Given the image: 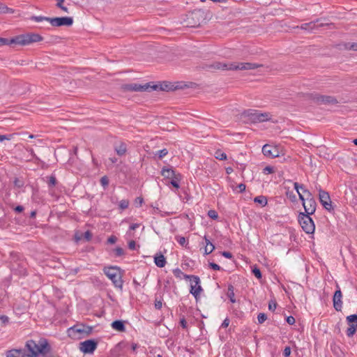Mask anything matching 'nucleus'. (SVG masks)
Wrapping results in <instances>:
<instances>
[{
  "label": "nucleus",
  "instance_id": "b1692460",
  "mask_svg": "<svg viewBox=\"0 0 357 357\" xmlns=\"http://www.w3.org/2000/svg\"><path fill=\"white\" fill-rule=\"evenodd\" d=\"M113 329L119 332H124L126 331V327L124 325V322L121 320H116L113 321L111 324Z\"/></svg>",
  "mask_w": 357,
  "mask_h": 357
},
{
  "label": "nucleus",
  "instance_id": "09e8293b",
  "mask_svg": "<svg viewBox=\"0 0 357 357\" xmlns=\"http://www.w3.org/2000/svg\"><path fill=\"white\" fill-rule=\"evenodd\" d=\"M208 265L211 268H212L215 271H220L221 268L219 265H218L217 264L213 263V262H210Z\"/></svg>",
  "mask_w": 357,
  "mask_h": 357
},
{
  "label": "nucleus",
  "instance_id": "1a4fd4ad",
  "mask_svg": "<svg viewBox=\"0 0 357 357\" xmlns=\"http://www.w3.org/2000/svg\"><path fill=\"white\" fill-rule=\"evenodd\" d=\"M303 193L305 194L306 200L303 203L305 209V213L312 215L316 211L317 203L312 193L308 190H303Z\"/></svg>",
  "mask_w": 357,
  "mask_h": 357
},
{
  "label": "nucleus",
  "instance_id": "13d9d810",
  "mask_svg": "<svg viewBox=\"0 0 357 357\" xmlns=\"http://www.w3.org/2000/svg\"><path fill=\"white\" fill-rule=\"evenodd\" d=\"M11 135H0V142H3V140H10L11 139Z\"/></svg>",
  "mask_w": 357,
  "mask_h": 357
},
{
  "label": "nucleus",
  "instance_id": "bb28decb",
  "mask_svg": "<svg viewBox=\"0 0 357 357\" xmlns=\"http://www.w3.org/2000/svg\"><path fill=\"white\" fill-rule=\"evenodd\" d=\"M227 296L231 303H234L236 302V299L234 298V287L233 285L229 284L228 286Z\"/></svg>",
  "mask_w": 357,
  "mask_h": 357
},
{
  "label": "nucleus",
  "instance_id": "3c124183",
  "mask_svg": "<svg viewBox=\"0 0 357 357\" xmlns=\"http://www.w3.org/2000/svg\"><path fill=\"white\" fill-rule=\"evenodd\" d=\"M291 354V348L290 347H286L283 351V356L284 357H289Z\"/></svg>",
  "mask_w": 357,
  "mask_h": 357
},
{
  "label": "nucleus",
  "instance_id": "4468645a",
  "mask_svg": "<svg viewBox=\"0 0 357 357\" xmlns=\"http://www.w3.org/2000/svg\"><path fill=\"white\" fill-rule=\"evenodd\" d=\"M319 199L321 204L327 211H331L333 209L328 192L323 190L320 186L319 188Z\"/></svg>",
  "mask_w": 357,
  "mask_h": 357
},
{
  "label": "nucleus",
  "instance_id": "423d86ee",
  "mask_svg": "<svg viewBox=\"0 0 357 357\" xmlns=\"http://www.w3.org/2000/svg\"><path fill=\"white\" fill-rule=\"evenodd\" d=\"M123 89L128 91H152L158 89V85H151V83L144 84L132 83L123 85Z\"/></svg>",
  "mask_w": 357,
  "mask_h": 357
},
{
  "label": "nucleus",
  "instance_id": "2f4dec72",
  "mask_svg": "<svg viewBox=\"0 0 357 357\" xmlns=\"http://www.w3.org/2000/svg\"><path fill=\"white\" fill-rule=\"evenodd\" d=\"M50 18L48 17H43V16H32L31 17V20L37 22H43V21H47L50 22Z\"/></svg>",
  "mask_w": 357,
  "mask_h": 357
},
{
  "label": "nucleus",
  "instance_id": "37998d69",
  "mask_svg": "<svg viewBox=\"0 0 357 357\" xmlns=\"http://www.w3.org/2000/svg\"><path fill=\"white\" fill-rule=\"evenodd\" d=\"M154 305H155V309L160 310L162 307V302L161 299L158 300V298L156 297L155 300Z\"/></svg>",
  "mask_w": 357,
  "mask_h": 357
},
{
  "label": "nucleus",
  "instance_id": "f8f14e48",
  "mask_svg": "<svg viewBox=\"0 0 357 357\" xmlns=\"http://www.w3.org/2000/svg\"><path fill=\"white\" fill-rule=\"evenodd\" d=\"M348 328L346 334L348 337H352L357 331V314H351L346 318Z\"/></svg>",
  "mask_w": 357,
  "mask_h": 357
},
{
  "label": "nucleus",
  "instance_id": "603ef678",
  "mask_svg": "<svg viewBox=\"0 0 357 357\" xmlns=\"http://www.w3.org/2000/svg\"><path fill=\"white\" fill-rule=\"evenodd\" d=\"M0 321H1V323L3 324H6L7 323H8V321H9V318L6 316V315H1L0 316Z\"/></svg>",
  "mask_w": 357,
  "mask_h": 357
},
{
  "label": "nucleus",
  "instance_id": "5fc2aeb1",
  "mask_svg": "<svg viewBox=\"0 0 357 357\" xmlns=\"http://www.w3.org/2000/svg\"><path fill=\"white\" fill-rule=\"evenodd\" d=\"M286 320L289 325H293L295 323V318L292 316L287 317Z\"/></svg>",
  "mask_w": 357,
  "mask_h": 357
},
{
  "label": "nucleus",
  "instance_id": "6ab92c4d",
  "mask_svg": "<svg viewBox=\"0 0 357 357\" xmlns=\"http://www.w3.org/2000/svg\"><path fill=\"white\" fill-rule=\"evenodd\" d=\"M319 21V20L317 19L316 20V22H310L308 23L303 24L301 26V28L304 30H312V29H315L316 27H322L324 26H334L333 23H325V24L321 23L320 24L316 26L315 23Z\"/></svg>",
  "mask_w": 357,
  "mask_h": 357
},
{
  "label": "nucleus",
  "instance_id": "49530a36",
  "mask_svg": "<svg viewBox=\"0 0 357 357\" xmlns=\"http://www.w3.org/2000/svg\"><path fill=\"white\" fill-rule=\"evenodd\" d=\"M92 331H93L92 327L84 325V336L90 335Z\"/></svg>",
  "mask_w": 357,
  "mask_h": 357
},
{
  "label": "nucleus",
  "instance_id": "79ce46f5",
  "mask_svg": "<svg viewBox=\"0 0 357 357\" xmlns=\"http://www.w3.org/2000/svg\"><path fill=\"white\" fill-rule=\"evenodd\" d=\"M64 0H58L56 6L60 8L64 12L68 13V8L66 6H63V3Z\"/></svg>",
  "mask_w": 357,
  "mask_h": 357
},
{
  "label": "nucleus",
  "instance_id": "ddd939ff",
  "mask_svg": "<svg viewBox=\"0 0 357 357\" xmlns=\"http://www.w3.org/2000/svg\"><path fill=\"white\" fill-rule=\"evenodd\" d=\"M98 342L94 340H87L79 343V349L84 354H93L96 349Z\"/></svg>",
  "mask_w": 357,
  "mask_h": 357
},
{
  "label": "nucleus",
  "instance_id": "7ed1b4c3",
  "mask_svg": "<svg viewBox=\"0 0 357 357\" xmlns=\"http://www.w3.org/2000/svg\"><path fill=\"white\" fill-rule=\"evenodd\" d=\"M261 65L254 63H222V62H214L213 64L208 66L210 69L214 70H252L256 69Z\"/></svg>",
  "mask_w": 357,
  "mask_h": 357
},
{
  "label": "nucleus",
  "instance_id": "6e6552de",
  "mask_svg": "<svg viewBox=\"0 0 357 357\" xmlns=\"http://www.w3.org/2000/svg\"><path fill=\"white\" fill-rule=\"evenodd\" d=\"M184 278L189 279L190 280V292L192 294L196 300L199 296L200 293L202 291V288L200 286V279L197 275H184Z\"/></svg>",
  "mask_w": 357,
  "mask_h": 357
},
{
  "label": "nucleus",
  "instance_id": "412c9836",
  "mask_svg": "<svg viewBox=\"0 0 357 357\" xmlns=\"http://www.w3.org/2000/svg\"><path fill=\"white\" fill-rule=\"evenodd\" d=\"M114 150L118 155H124L127 151L126 144L123 142H119V144H116L114 146Z\"/></svg>",
  "mask_w": 357,
  "mask_h": 357
},
{
  "label": "nucleus",
  "instance_id": "f03ea898",
  "mask_svg": "<svg viewBox=\"0 0 357 357\" xmlns=\"http://www.w3.org/2000/svg\"><path fill=\"white\" fill-rule=\"evenodd\" d=\"M25 347L26 357H36L39 354L45 355L50 351V346L46 340H40L39 344L33 340H28Z\"/></svg>",
  "mask_w": 357,
  "mask_h": 357
},
{
  "label": "nucleus",
  "instance_id": "5701e85b",
  "mask_svg": "<svg viewBox=\"0 0 357 357\" xmlns=\"http://www.w3.org/2000/svg\"><path fill=\"white\" fill-rule=\"evenodd\" d=\"M178 173H176L172 168H169L167 167H164L161 170V175L163 176L165 178H172L175 175H176Z\"/></svg>",
  "mask_w": 357,
  "mask_h": 357
},
{
  "label": "nucleus",
  "instance_id": "f3484780",
  "mask_svg": "<svg viewBox=\"0 0 357 357\" xmlns=\"http://www.w3.org/2000/svg\"><path fill=\"white\" fill-rule=\"evenodd\" d=\"M337 290L335 291L333 298V307L335 309L336 311H341L342 308V291L340 290V288L338 284L336 285Z\"/></svg>",
  "mask_w": 357,
  "mask_h": 357
},
{
  "label": "nucleus",
  "instance_id": "39448f33",
  "mask_svg": "<svg viewBox=\"0 0 357 357\" xmlns=\"http://www.w3.org/2000/svg\"><path fill=\"white\" fill-rule=\"evenodd\" d=\"M298 222L305 233L309 234L314 233L315 225L310 215L301 213L298 215Z\"/></svg>",
  "mask_w": 357,
  "mask_h": 357
},
{
  "label": "nucleus",
  "instance_id": "a211bd4d",
  "mask_svg": "<svg viewBox=\"0 0 357 357\" xmlns=\"http://www.w3.org/2000/svg\"><path fill=\"white\" fill-rule=\"evenodd\" d=\"M262 153L266 157L276 158L279 156L278 149L269 144H265L262 147Z\"/></svg>",
  "mask_w": 357,
  "mask_h": 357
},
{
  "label": "nucleus",
  "instance_id": "052dcab7",
  "mask_svg": "<svg viewBox=\"0 0 357 357\" xmlns=\"http://www.w3.org/2000/svg\"><path fill=\"white\" fill-rule=\"evenodd\" d=\"M180 325L183 328H187V322L185 319V318H182L180 321Z\"/></svg>",
  "mask_w": 357,
  "mask_h": 357
},
{
  "label": "nucleus",
  "instance_id": "0e129e2a",
  "mask_svg": "<svg viewBox=\"0 0 357 357\" xmlns=\"http://www.w3.org/2000/svg\"><path fill=\"white\" fill-rule=\"evenodd\" d=\"M238 188L239 190V192H242L243 191L245 190V185L243 184V183H240L238 185Z\"/></svg>",
  "mask_w": 357,
  "mask_h": 357
},
{
  "label": "nucleus",
  "instance_id": "c03bdc74",
  "mask_svg": "<svg viewBox=\"0 0 357 357\" xmlns=\"http://www.w3.org/2000/svg\"><path fill=\"white\" fill-rule=\"evenodd\" d=\"M100 181L101 185L104 188L107 187L108 185V184H109V179H108V178L106 176H102L100 178Z\"/></svg>",
  "mask_w": 357,
  "mask_h": 357
},
{
  "label": "nucleus",
  "instance_id": "f257e3e1",
  "mask_svg": "<svg viewBox=\"0 0 357 357\" xmlns=\"http://www.w3.org/2000/svg\"><path fill=\"white\" fill-rule=\"evenodd\" d=\"M43 40V37L33 33L22 34L12 38L11 39L4 38L0 37V47L3 45H28L33 43L40 42Z\"/></svg>",
  "mask_w": 357,
  "mask_h": 357
},
{
  "label": "nucleus",
  "instance_id": "bf43d9fd",
  "mask_svg": "<svg viewBox=\"0 0 357 357\" xmlns=\"http://www.w3.org/2000/svg\"><path fill=\"white\" fill-rule=\"evenodd\" d=\"M222 255L228 259H231L233 257L231 252L227 251L222 252Z\"/></svg>",
  "mask_w": 357,
  "mask_h": 357
},
{
  "label": "nucleus",
  "instance_id": "f704fd0d",
  "mask_svg": "<svg viewBox=\"0 0 357 357\" xmlns=\"http://www.w3.org/2000/svg\"><path fill=\"white\" fill-rule=\"evenodd\" d=\"M167 153H168L167 149H161V150L158 151L155 153V155H158L159 159H162L163 157L167 155Z\"/></svg>",
  "mask_w": 357,
  "mask_h": 357
},
{
  "label": "nucleus",
  "instance_id": "864d4df0",
  "mask_svg": "<svg viewBox=\"0 0 357 357\" xmlns=\"http://www.w3.org/2000/svg\"><path fill=\"white\" fill-rule=\"evenodd\" d=\"M117 238L115 236H111L107 239V243L109 244H114L116 242Z\"/></svg>",
  "mask_w": 357,
  "mask_h": 357
},
{
  "label": "nucleus",
  "instance_id": "338daca9",
  "mask_svg": "<svg viewBox=\"0 0 357 357\" xmlns=\"http://www.w3.org/2000/svg\"><path fill=\"white\" fill-rule=\"evenodd\" d=\"M24 210V207L22 206H17L15 208V211L17 213H21Z\"/></svg>",
  "mask_w": 357,
  "mask_h": 357
},
{
  "label": "nucleus",
  "instance_id": "393cba45",
  "mask_svg": "<svg viewBox=\"0 0 357 357\" xmlns=\"http://www.w3.org/2000/svg\"><path fill=\"white\" fill-rule=\"evenodd\" d=\"M204 240H205V243H206V246H205V249H204V253L206 255H209L210 253H211L214 250L215 246L210 241V240L207 238L206 236H204Z\"/></svg>",
  "mask_w": 357,
  "mask_h": 357
},
{
  "label": "nucleus",
  "instance_id": "58836bf2",
  "mask_svg": "<svg viewBox=\"0 0 357 357\" xmlns=\"http://www.w3.org/2000/svg\"><path fill=\"white\" fill-rule=\"evenodd\" d=\"M47 183H48V185L50 187L54 186L56 184V177L54 176H50L48 178Z\"/></svg>",
  "mask_w": 357,
  "mask_h": 357
},
{
  "label": "nucleus",
  "instance_id": "c85d7f7f",
  "mask_svg": "<svg viewBox=\"0 0 357 357\" xmlns=\"http://www.w3.org/2000/svg\"><path fill=\"white\" fill-rule=\"evenodd\" d=\"M157 85L158 86V89L156 91L160 90V91H169L172 89V85L169 82H164L161 83L160 84H157Z\"/></svg>",
  "mask_w": 357,
  "mask_h": 357
},
{
  "label": "nucleus",
  "instance_id": "9b49d317",
  "mask_svg": "<svg viewBox=\"0 0 357 357\" xmlns=\"http://www.w3.org/2000/svg\"><path fill=\"white\" fill-rule=\"evenodd\" d=\"M310 98L314 100V102L318 104L334 105L337 103V100H336V98L331 96H324L318 93H312L310 94Z\"/></svg>",
  "mask_w": 357,
  "mask_h": 357
},
{
  "label": "nucleus",
  "instance_id": "e433bc0d",
  "mask_svg": "<svg viewBox=\"0 0 357 357\" xmlns=\"http://www.w3.org/2000/svg\"><path fill=\"white\" fill-rule=\"evenodd\" d=\"M345 47L347 50H351L354 51H357V43H348L345 45Z\"/></svg>",
  "mask_w": 357,
  "mask_h": 357
},
{
  "label": "nucleus",
  "instance_id": "a19ab883",
  "mask_svg": "<svg viewBox=\"0 0 357 357\" xmlns=\"http://www.w3.org/2000/svg\"><path fill=\"white\" fill-rule=\"evenodd\" d=\"M116 257H121L124 255V250L121 248H116L114 250Z\"/></svg>",
  "mask_w": 357,
  "mask_h": 357
},
{
  "label": "nucleus",
  "instance_id": "ea45409f",
  "mask_svg": "<svg viewBox=\"0 0 357 357\" xmlns=\"http://www.w3.org/2000/svg\"><path fill=\"white\" fill-rule=\"evenodd\" d=\"M208 215L213 220H216L218 218V214L215 210H209Z\"/></svg>",
  "mask_w": 357,
  "mask_h": 357
},
{
  "label": "nucleus",
  "instance_id": "680f3d73",
  "mask_svg": "<svg viewBox=\"0 0 357 357\" xmlns=\"http://www.w3.org/2000/svg\"><path fill=\"white\" fill-rule=\"evenodd\" d=\"M229 319L228 318H226V319L223 321V322H222V324L221 326H222V328H227V327L229 326Z\"/></svg>",
  "mask_w": 357,
  "mask_h": 357
},
{
  "label": "nucleus",
  "instance_id": "0eeeda50",
  "mask_svg": "<svg viewBox=\"0 0 357 357\" xmlns=\"http://www.w3.org/2000/svg\"><path fill=\"white\" fill-rule=\"evenodd\" d=\"M243 114L249 117L250 120L253 123L264 122L271 119V114L269 113H261L256 110L248 109L245 111Z\"/></svg>",
  "mask_w": 357,
  "mask_h": 357
},
{
  "label": "nucleus",
  "instance_id": "aec40b11",
  "mask_svg": "<svg viewBox=\"0 0 357 357\" xmlns=\"http://www.w3.org/2000/svg\"><path fill=\"white\" fill-rule=\"evenodd\" d=\"M6 357H26L25 349H12L7 352Z\"/></svg>",
  "mask_w": 357,
  "mask_h": 357
},
{
  "label": "nucleus",
  "instance_id": "7c9ffc66",
  "mask_svg": "<svg viewBox=\"0 0 357 357\" xmlns=\"http://www.w3.org/2000/svg\"><path fill=\"white\" fill-rule=\"evenodd\" d=\"M215 157L216 159L220 160H227V155L224 152L220 150H218L215 153Z\"/></svg>",
  "mask_w": 357,
  "mask_h": 357
},
{
  "label": "nucleus",
  "instance_id": "4be33fe9",
  "mask_svg": "<svg viewBox=\"0 0 357 357\" xmlns=\"http://www.w3.org/2000/svg\"><path fill=\"white\" fill-rule=\"evenodd\" d=\"M154 262L159 268H163L166 265V259L161 253L157 254L154 257Z\"/></svg>",
  "mask_w": 357,
  "mask_h": 357
},
{
  "label": "nucleus",
  "instance_id": "6e6d98bb",
  "mask_svg": "<svg viewBox=\"0 0 357 357\" xmlns=\"http://www.w3.org/2000/svg\"><path fill=\"white\" fill-rule=\"evenodd\" d=\"M29 153L30 154L33 156V158L37 160V161H40V159L35 154L33 150L32 149H26Z\"/></svg>",
  "mask_w": 357,
  "mask_h": 357
},
{
  "label": "nucleus",
  "instance_id": "e2e57ef3",
  "mask_svg": "<svg viewBox=\"0 0 357 357\" xmlns=\"http://www.w3.org/2000/svg\"><path fill=\"white\" fill-rule=\"evenodd\" d=\"M14 183H15V185L16 186H17L18 188H20L23 185V183L21 181H20L18 178H15Z\"/></svg>",
  "mask_w": 357,
  "mask_h": 357
},
{
  "label": "nucleus",
  "instance_id": "774afa93",
  "mask_svg": "<svg viewBox=\"0 0 357 357\" xmlns=\"http://www.w3.org/2000/svg\"><path fill=\"white\" fill-rule=\"evenodd\" d=\"M139 227V224H137V223L132 224V225L130 226V230H135V229H136L137 228H138Z\"/></svg>",
  "mask_w": 357,
  "mask_h": 357
},
{
  "label": "nucleus",
  "instance_id": "20e7f679",
  "mask_svg": "<svg viewBox=\"0 0 357 357\" xmlns=\"http://www.w3.org/2000/svg\"><path fill=\"white\" fill-rule=\"evenodd\" d=\"M104 273L109 278L115 287L122 289L123 288V280L121 270L116 266H112L105 268L103 269Z\"/></svg>",
  "mask_w": 357,
  "mask_h": 357
},
{
  "label": "nucleus",
  "instance_id": "2eb2a0df",
  "mask_svg": "<svg viewBox=\"0 0 357 357\" xmlns=\"http://www.w3.org/2000/svg\"><path fill=\"white\" fill-rule=\"evenodd\" d=\"M50 23L53 26H70L73 24V19L71 17H51Z\"/></svg>",
  "mask_w": 357,
  "mask_h": 357
},
{
  "label": "nucleus",
  "instance_id": "a878e982",
  "mask_svg": "<svg viewBox=\"0 0 357 357\" xmlns=\"http://www.w3.org/2000/svg\"><path fill=\"white\" fill-rule=\"evenodd\" d=\"M294 189L296 190L297 193L298 194V197H299L300 200H301V201H302V202L303 203V202H304V201H305V200H306V197H304V195H302V194L300 192V191H299V190H300V189H301V190H305V189L304 188L303 185H301V184H299L298 183L295 182V183H294Z\"/></svg>",
  "mask_w": 357,
  "mask_h": 357
},
{
  "label": "nucleus",
  "instance_id": "c9c22d12",
  "mask_svg": "<svg viewBox=\"0 0 357 357\" xmlns=\"http://www.w3.org/2000/svg\"><path fill=\"white\" fill-rule=\"evenodd\" d=\"M177 242L182 246H186L188 245V241L185 237L183 236H177L176 238Z\"/></svg>",
  "mask_w": 357,
  "mask_h": 357
},
{
  "label": "nucleus",
  "instance_id": "c756f323",
  "mask_svg": "<svg viewBox=\"0 0 357 357\" xmlns=\"http://www.w3.org/2000/svg\"><path fill=\"white\" fill-rule=\"evenodd\" d=\"M254 202L255 203L259 204L262 206H266L267 204V199H266V197H264V196H262V195L257 196V197H255Z\"/></svg>",
  "mask_w": 357,
  "mask_h": 357
},
{
  "label": "nucleus",
  "instance_id": "8fccbe9b",
  "mask_svg": "<svg viewBox=\"0 0 357 357\" xmlns=\"http://www.w3.org/2000/svg\"><path fill=\"white\" fill-rule=\"evenodd\" d=\"M173 273L176 278H181V275L184 276L185 275L179 268L174 269Z\"/></svg>",
  "mask_w": 357,
  "mask_h": 357
},
{
  "label": "nucleus",
  "instance_id": "473e14b6",
  "mask_svg": "<svg viewBox=\"0 0 357 357\" xmlns=\"http://www.w3.org/2000/svg\"><path fill=\"white\" fill-rule=\"evenodd\" d=\"M129 206V201L127 199H122L120 201L119 206L121 210L126 209Z\"/></svg>",
  "mask_w": 357,
  "mask_h": 357
},
{
  "label": "nucleus",
  "instance_id": "69168bd1",
  "mask_svg": "<svg viewBox=\"0 0 357 357\" xmlns=\"http://www.w3.org/2000/svg\"><path fill=\"white\" fill-rule=\"evenodd\" d=\"M276 305H277L276 303H270L268 305V308L270 310L274 311L276 308Z\"/></svg>",
  "mask_w": 357,
  "mask_h": 357
},
{
  "label": "nucleus",
  "instance_id": "9d476101",
  "mask_svg": "<svg viewBox=\"0 0 357 357\" xmlns=\"http://www.w3.org/2000/svg\"><path fill=\"white\" fill-rule=\"evenodd\" d=\"M204 20V12L200 10H194L188 17V26L192 27L199 26Z\"/></svg>",
  "mask_w": 357,
  "mask_h": 357
},
{
  "label": "nucleus",
  "instance_id": "a18cd8bd",
  "mask_svg": "<svg viewBox=\"0 0 357 357\" xmlns=\"http://www.w3.org/2000/svg\"><path fill=\"white\" fill-rule=\"evenodd\" d=\"M83 238L86 241H89L92 238V234L90 231H86L83 234Z\"/></svg>",
  "mask_w": 357,
  "mask_h": 357
},
{
  "label": "nucleus",
  "instance_id": "de8ad7c7",
  "mask_svg": "<svg viewBox=\"0 0 357 357\" xmlns=\"http://www.w3.org/2000/svg\"><path fill=\"white\" fill-rule=\"evenodd\" d=\"M263 172L265 174H272L274 172V169L273 167H271V166H266L264 170H263Z\"/></svg>",
  "mask_w": 357,
  "mask_h": 357
},
{
  "label": "nucleus",
  "instance_id": "72a5a7b5",
  "mask_svg": "<svg viewBox=\"0 0 357 357\" xmlns=\"http://www.w3.org/2000/svg\"><path fill=\"white\" fill-rule=\"evenodd\" d=\"M252 272L257 278H258V279L261 278V277H262L261 273L260 270L256 266L253 267V268L252 269Z\"/></svg>",
  "mask_w": 357,
  "mask_h": 357
},
{
  "label": "nucleus",
  "instance_id": "dca6fc26",
  "mask_svg": "<svg viewBox=\"0 0 357 357\" xmlns=\"http://www.w3.org/2000/svg\"><path fill=\"white\" fill-rule=\"evenodd\" d=\"M84 325H75L68 330V336L74 339H80L84 337Z\"/></svg>",
  "mask_w": 357,
  "mask_h": 357
},
{
  "label": "nucleus",
  "instance_id": "cd10ccee",
  "mask_svg": "<svg viewBox=\"0 0 357 357\" xmlns=\"http://www.w3.org/2000/svg\"><path fill=\"white\" fill-rule=\"evenodd\" d=\"M181 179V174L178 173L176 175H175L174 177L172 178V180L170 181V183L176 189H178L180 188L179 182Z\"/></svg>",
  "mask_w": 357,
  "mask_h": 357
},
{
  "label": "nucleus",
  "instance_id": "4c0bfd02",
  "mask_svg": "<svg viewBox=\"0 0 357 357\" xmlns=\"http://www.w3.org/2000/svg\"><path fill=\"white\" fill-rule=\"evenodd\" d=\"M267 319V315L265 313H259L257 316L259 324H263Z\"/></svg>",
  "mask_w": 357,
  "mask_h": 357
},
{
  "label": "nucleus",
  "instance_id": "4d7b16f0",
  "mask_svg": "<svg viewBox=\"0 0 357 357\" xmlns=\"http://www.w3.org/2000/svg\"><path fill=\"white\" fill-rule=\"evenodd\" d=\"M128 248H129V249L132 250H135V248H136V243H135V241H130L128 243Z\"/></svg>",
  "mask_w": 357,
  "mask_h": 357
}]
</instances>
